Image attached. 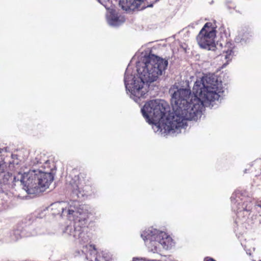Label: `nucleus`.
I'll return each instance as SVG.
<instances>
[{
  "label": "nucleus",
  "mask_w": 261,
  "mask_h": 261,
  "mask_svg": "<svg viewBox=\"0 0 261 261\" xmlns=\"http://www.w3.org/2000/svg\"><path fill=\"white\" fill-rule=\"evenodd\" d=\"M193 95L188 89H179L171 94L173 111L164 100H151L141 111L146 121L152 124L155 133L166 136L176 135L187 126V120L196 121L202 115L204 107L213 108L223 92L221 81L214 74H208L197 80L193 87Z\"/></svg>",
  "instance_id": "f257e3e1"
},
{
  "label": "nucleus",
  "mask_w": 261,
  "mask_h": 261,
  "mask_svg": "<svg viewBox=\"0 0 261 261\" xmlns=\"http://www.w3.org/2000/svg\"><path fill=\"white\" fill-rule=\"evenodd\" d=\"M168 65V60L151 55L144 59L142 62H137L138 76L132 74L127 67L124 74V82L126 92L130 97L137 102L140 98H145L147 91L143 86L149 88L150 84L156 82L165 73Z\"/></svg>",
  "instance_id": "f03ea898"
},
{
  "label": "nucleus",
  "mask_w": 261,
  "mask_h": 261,
  "mask_svg": "<svg viewBox=\"0 0 261 261\" xmlns=\"http://www.w3.org/2000/svg\"><path fill=\"white\" fill-rule=\"evenodd\" d=\"M54 216L67 217L74 221V225H68L63 230L65 237L74 240H79L80 243L88 242L91 238V233L87 226L90 215L89 206L80 205L76 200H73L69 204L64 201H58L50 204L48 207Z\"/></svg>",
  "instance_id": "7ed1b4c3"
},
{
  "label": "nucleus",
  "mask_w": 261,
  "mask_h": 261,
  "mask_svg": "<svg viewBox=\"0 0 261 261\" xmlns=\"http://www.w3.org/2000/svg\"><path fill=\"white\" fill-rule=\"evenodd\" d=\"M48 164L41 165L44 171L41 170H31L23 174L18 173L16 176H12L13 182L23 186V189L28 194L38 195L44 192L54 179L55 167L54 163L47 159Z\"/></svg>",
  "instance_id": "20e7f679"
},
{
  "label": "nucleus",
  "mask_w": 261,
  "mask_h": 261,
  "mask_svg": "<svg viewBox=\"0 0 261 261\" xmlns=\"http://www.w3.org/2000/svg\"><path fill=\"white\" fill-rule=\"evenodd\" d=\"M141 236L148 251L153 253L159 254L162 248L169 249L174 245L173 239L170 236L152 227L143 231Z\"/></svg>",
  "instance_id": "39448f33"
},
{
  "label": "nucleus",
  "mask_w": 261,
  "mask_h": 261,
  "mask_svg": "<svg viewBox=\"0 0 261 261\" xmlns=\"http://www.w3.org/2000/svg\"><path fill=\"white\" fill-rule=\"evenodd\" d=\"M85 175L80 173L74 176H69L67 177L68 189L71 191L73 198L76 199H85L91 196L94 193L93 188L89 185L86 184Z\"/></svg>",
  "instance_id": "423d86ee"
},
{
  "label": "nucleus",
  "mask_w": 261,
  "mask_h": 261,
  "mask_svg": "<svg viewBox=\"0 0 261 261\" xmlns=\"http://www.w3.org/2000/svg\"><path fill=\"white\" fill-rule=\"evenodd\" d=\"M89 232L91 233L92 238L91 232L89 231ZM76 241L83 246L81 250L75 252L76 256H79L83 259L89 261H93V259H94L95 261H111V256L109 252L106 250L98 252L95 245L88 244L90 240L85 243H80L79 240Z\"/></svg>",
  "instance_id": "0eeeda50"
},
{
  "label": "nucleus",
  "mask_w": 261,
  "mask_h": 261,
  "mask_svg": "<svg viewBox=\"0 0 261 261\" xmlns=\"http://www.w3.org/2000/svg\"><path fill=\"white\" fill-rule=\"evenodd\" d=\"M216 31L210 22L206 23L197 36L198 44L201 48L215 50L216 45L214 39Z\"/></svg>",
  "instance_id": "6e6552de"
},
{
  "label": "nucleus",
  "mask_w": 261,
  "mask_h": 261,
  "mask_svg": "<svg viewBox=\"0 0 261 261\" xmlns=\"http://www.w3.org/2000/svg\"><path fill=\"white\" fill-rule=\"evenodd\" d=\"M4 168V164L0 163V194L7 200V198L13 197L10 190L15 186V184L13 182L12 174L5 170Z\"/></svg>",
  "instance_id": "1a4fd4ad"
},
{
  "label": "nucleus",
  "mask_w": 261,
  "mask_h": 261,
  "mask_svg": "<svg viewBox=\"0 0 261 261\" xmlns=\"http://www.w3.org/2000/svg\"><path fill=\"white\" fill-rule=\"evenodd\" d=\"M230 199L232 208L236 212L238 218L247 217L252 209V203L241 198L239 193H233Z\"/></svg>",
  "instance_id": "9d476101"
},
{
  "label": "nucleus",
  "mask_w": 261,
  "mask_h": 261,
  "mask_svg": "<svg viewBox=\"0 0 261 261\" xmlns=\"http://www.w3.org/2000/svg\"><path fill=\"white\" fill-rule=\"evenodd\" d=\"M99 3L102 5L107 10L106 14L107 21L109 24L112 27H118L124 22L123 17L118 15L116 10L113 8V5L110 0H97Z\"/></svg>",
  "instance_id": "9b49d317"
},
{
  "label": "nucleus",
  "mask_w": 261,
  "mask_h": 261,
  "mask_svg": "<svg viewBox=\"0 0 261 261\" xmlns=\"http://www.w3.org/2000/svg\"><path fill=\"white\" fill-rule=\"evenodd\" d=\"M119 5L123 10L132 11L143 10L146 8L152 7L151 4L146 5L144 0H119Z\"/></svg>",
  "instance_id": "f8f14e48"
},
{
  "label": "nucleus",
  "mask_w": 261,
  "mask_h": 261,
  "mask_svg": "<svg viewBox=\"0 0 261 261\" xmlns=\"http://www.w3.org/2000/svg\"><path fill=\"white\" fill-rule=\"evenodd\" d=\"M253 33L251 30L247 28H243L239 31L238 35L234 39L237 43L242 45L248 44L252 39Z\"/></svg>",
  "instance_id": "ddd939ff"
},
{
  "label": "nucleus",
  "mask_w": 261,
  "mask_h": 261,
  "mask_svg": "<svg viewBox=\"0 0 261 261\" xmlns=\"http://www.w3.org/2000/svg\"><path fill=\"white\" fill-rule=\"evenodd\" d=\"M22 225L19 224L17 228H15L11 234L12 239L13 240H17L24 236H28L30 234L27 233L25 231H22Z\"/></svg>",
  "instance_id": "4468645a"
},
{
  "label": "nucleus",
  "mask_w": 261,
  "mask_h": 261,
  "mask_svg": "<svg viewBox=\"0 0 261 261\" xmlns=\"http://www.w3.org/2000/svg\"><path fill=\"white\" fill-rule=\"evenodd\" d=\"M233 56L234 51L232 49H228L223 51V53L218 57L221 60L224 58L226 60V62L223 64V67H225L228 64L229 62L232 60Z\"/></svg>",
  "instance_id": "2eb2a0df"
},
{
  "label": "nucleus",
  "mask_w": 261,
  "mask_h": 261,
  "mask_svg": "<svg viewBox=\"0 0 261 261\" xmlns=\"http://www.w3.org/2000/svg\"><path fill=\"white\" fill-rule=\"evenodd\" d=\"M43 159L44 164H47V158L44 153H40L36 155L34 159H33L31 161V163L33 166H36L40 167V160Z\"/></svg>",
  "instance_id": "dca6fc26"
},
{
  "label": "nucleus",
  "mask_w": 261,
  "mask_h": 261,
  "mask_svg": "<svg viewBox=\"0 0 261 261\" xmlns=\"http://www.w3.org/2000/svg\"><path fill=\"white\" fill-rule=\"evenodd\" d=\"M20 225H22V231H25L27 233L30 234L28 236H24V237H29L34 236L38 234V232L34 228V225H24L23 224Z\"/></svg>",
  "instance_id": "f3484780"
},
{
  "label": "nucleus",
  "mask_w": 261,
  "mask_h": 261,
  "mask_svg": "<svg viewBox=\"0 0 261 261\" xmlns=\"http://www.w3.org/2000/svg\"><path fill=\"white\" fill-rule=\"evenodd\" d=\"M11 161H9V167L10 170H14L15 166L19 165L20 160L18 159V155L15 154H11Z\"/></svg>",
  "instance_id": "a211bd4d"
},
{
  "label": "nucleus",
  "mask_w": 261,
  "mask_h": 261,
  "mask_svg": "<svg viewBox=\"0 0 261 261\" xmlns=\"http://www.w3.org/2000/svg\"><path fill=\"white\" fill-rule=\"evenodd\" d=\"M225 6L229 11H230L232 9H234L236 7L235 4L234 3H233L231 1H228L226 2Z\"/></svg>",
  "instance_id": "6ab92c4d"
},
{
  "label": "nucleus",
  "mask_w": 261,
  "mask_h": 261,
  "mask_svg": "<svg viewBox=\"0 0 261 261\" xmlns=\"http://www.w3.org/2000/svg\"><path fill=\"white\" fill-rule=\"evenodd\" d=\"M161 261H173V257L171 255L162 256Z\"/></svg>",
  "instance_id": "aec40b11"
},
{
  "label": "nucleus",
  "mask_w": 261,
  "mask_h": 261,
  "mask_svg": "<svg viewBox=\"0 0 261 261\" xmlns=\"http://www.w3.org/2000/svg\"><path fill=\"white\" fill-rule=\"evenodd\" d=\"M146 2V5H150L151 4L152 7L154 3L158 2L159 0H144Z\"/></svg>",
  "instance_id": "412c9836"
},
{
  "label": "nucleus",
  "mask_w": 261,
  "mask_h": 261,
  "mask_svg": "<svg viewBox=\"0 0 261 261\" xmlns=\"http://www.w3.org/2000/svg\"><path fill=\"white\" fill-rule=\"evenodd\" d=\"M255 206L256 209H257V210L258 208H259L260 210H258V211L259 213H260L261 212V202L258 203Z\"/></svg>",
  "instance_id": "4be33fe9"
},
{
  "label": "nucleus",
  "mask_w": 261,
  "mask_h": 261,
  "mask_svg": "<svg viewBox=\"0 0 261 261\" xmlns=\"http://www.w3.org/2000/svg\"><path fill=\"white\" fill-rule=\"evenodd\" d=\"M204 261H216V260L212 257H206L204 258Z\"/></svg>",
  "instance_id": "5701e85b"
},
{
  "label": "nucleus",
  "mask_w": 261,
  "mask_h": 261,
  "mask_svg": "<svg viewBox=\"0 0 261 261\" xmlns=\"http://www.w3.org/2000/svg\"><path fill=\"white\" fill-rule=\"evenodd\" d=\"M196 24V23H192L191 24H190L189 25V27H191L192 28H194L195 27V25Z\"/></svg>",
  "instance_id": "b1692460"
},
{
  "label": "nucleus",
  "mask_w": 261,
  "mask_h": 261,
  "mask_svg": "<svg viewBox=\"0 0 261 261\" xmlns=\"http://www.w3.org/2000/svg\"><path fill=\"white\" fill-rule=\"evenodd\" d=\"M4 151H6V148H0V153H2Z\"/></svg>",
  "instance_id": "393cba45"
},
{
  "label": "nucleus",
  "mask_w": 261,
  "mask_h": 261,
  "mask_svg": "<svg viewBox=\"0 0 261 261\" xmlns=\"http://www.w3.org/2000/svg\"><path fill=\"white\" fill-rule=\"evenodd\" d=\"M40 167H41V165L44 164V161L43 159L40 160Z\"/></svg>",
  "instance_id": "a878e982"
},
{
  "label": "nucleus",
  "mask_w": 261,
  "mask_h": 261,
  "mask_svg": "<svg viewBox=\"0 0 261 261\" xmlns=\"http://www.w3.org/2000/svg\"><path fill=\"white\" fill-rule=\"evenodd\" d=\"M259 261H261V260H259Z\"/></svg>",
  "instance_id": "bb28decb"
}]
</instances>
